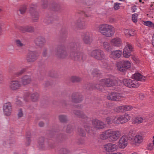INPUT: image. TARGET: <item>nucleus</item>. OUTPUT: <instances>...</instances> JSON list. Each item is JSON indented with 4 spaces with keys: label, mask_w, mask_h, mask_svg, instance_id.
<instances>
[{
    "label": "nucleus",
    "mask_w": 154,
    "mask_h": 154,
    "mask_svg": "<svg viewBox=\"0 0 154 154\" xmlns=\"http://www.w3.org/2000/svg\"><path fill=\"white\" fill-rule=\"evenodd\" d=\"M121 133L119 131H113L109 129L103 132L101 135V138L103 140L109 138L110 142L117 140L120 136Z\"/></svg>",
    "instance_id": "f257e3e1"
},
{
    "label": "nucleus",
    "mask_w": 154,
    "mask_h": 154,
    "mask_svg": "<svg viewBox=\"0 0 154 154\" xmlns=\"http://www.w3.org/2000/svg\"><path fill=\"white\" fill-rule=\"evenodd\" d=\"M100 32L106 37H110L114 34L112 26L110 25L102 24L99 27Z\"/></svg>",
    "instance_id": "f03ea898"
},
{
    "label": "nucleus",
    "mask_w": 154,
    "mask_h": 154,
    "mask_svg": "<svg viewBox=\"0 0 154 154\" xmlns=\"http://www.w3.org/2000/svg\"><path fill=\"white\" fill-rule=\"evenodd\" d=\"M69 56L73 60L80 62H83L86 58V55L83 52L79 51L70 52Z\"/></svg>",
    "instance_id": "7ed1b4c3"
},
{
    "label": "nucleus",
    "mask_w": 154,
    "mask_h": 154,
    "mask_svg": "<svg viewBox=\"0 0 154 154\" xmlns=\"http://www.w3.org/2000/svg\"><path fill=\"white\" fill-rule=\"evenodd\" d=\"M91 56L94 59L99 60L106 59V55L103 51L100 49H95L92 50L90 54Z\"/></svg>",
    "instance_id": "20e7f679"
},
{
    "label": "nucleus",
    "mask_w": 154,
    "mask_h": 154,
    "mask_svg": "<svg viewBox=\"0 0 154 154\" xmlns=\"http://www.w3.org/2000/svg\"><path fill=\"white\" fill-rule=\"evenodd\" d=\"M55 54L60 59H65L68 56V53L65 47L62 45L57 47Z\"/></svg>",
    "instance_id": "39448f33"
},
{
    "label": "nucleus",
    "mask_w": 154,
    "mask_h": 154,
    "mask_svg": "<svg viewBox=\"0 0 154 154\" xmlns=\"http://www.w3.org/2000/svg\"><path fill=\"white\" fill-rule=\"evenodd\" d=\"M131 63L128 61H123L118 62L116 64L117 69L121 72H124L129 68Z\"/></svg>",
    "instance_id": "423d86ee"
},
{
    "label": "nucleus",
    "mask_w": 154,
    "mask_h": 154,
    "mask_svg": "<svg viewBox=\"0 0 154 154\" xmlns=\"http://www.w3.org/2000/svg\"><path fill=\"white\" fill-rule=\"evenodd\" d=\"M49 137H54L56 140L59 142H61L64 141L65 139V135L62 134H58L56 132H50L49 134Z\"/></svg>",
    "instance_id": "0eeeda50"
},
{
    "label": "nucleus",
    "mask_w": 154,
    "mask_h": 154,
    "mask_svg": "<svg viewBox=\"0 0 154 154\" xmlns=\"http://www.w3.org/2000/svg\"><path fill=\"white\" fill-rule=\"evenodd\" d=\"M39 56V54L37 52L31 51L27 54L26 59L28 62H33L37 59Z\"/></svg>",
    "instance_id": "6e6552de"
},
{
    "label": "nucleus",
    "mask_w": 154,
    "mask_h": 154,
    "mask_svg": "<svg viewBox=\"0 0 154 154\" xmlns=\"http://www.w3.org/2000/svg\"><path fill=\"white\" fill-rule=\"evenodd\" d=\"M123 94L117 92H113L109 94L107 99L109 100L117 101H119L123 98Z\"/></svg>",
    "instance_id": "1a4fd4ad"
},
{
    "label": "nucleus",
    "mask_w": 154,
    "mask_h": 154,
    "mask_svg": "<svg viewBox=\"0 0 154 154\" xmlns=\"http://www.w3.org/2000/svg\"><path fill=\"white\" fill-rule=\"evenodd\" d=\"M36 6L35 5H31L30 7L29 12L30 14L32 20L36 22L38 19V13L36 11Z\"/></svg>",
    "instance_id": "9d476101"
},
{
    "label": "nucleus",
    "mask_w": 154,
    "mask_h": 154,
    "mask_svg": "<svg viewBox=\"0 0 154 154\" xmlns=\"http://www.w3.org/2000/svg\"><path fill=\"white\" fill-rule=\"evenodd\" d=\"M123 83L125 86L130 88H137L140 85L138 81L128 79H124Z\"/></svg>",
    "instance_id": "9b49d317"
},
{
    "label": "nucleus",
    "mask_w": 154,
    "mask_h": 154,
    "mask_svg": "<svg viewBox=\"0 0 154 154\" xmlns=\"http://www.w3.org/2000/svg\"><path fill=\"white\" fill-rule=\"evenodd\" d=\"M92 124L96 130L103 129L106 127V124L97 119H93L92 121Z\"/></svg>",
    "instance_id": "f8f14e48"
},
{
    "label": "nucleus",
    "mask_w": 154,
    "mask_h": 154,
    "mask_svg": "<svg viewBox=\"0 0 154 154\" xmlns=\"http://www.w3.org/2000/svg\"><path fill=\"white\" fill-rule=\"evenodd\" d=\"M83 99V97L82 95L78 92H74L71 96L72 102L75 103L81 102L82 101Z\"/></svg>",
    "instance_id": "ddd939ff"
},
{
    "label": "nucleus",
    "mask_w": 154,
    "mask_h": 154,
    "mask_svg": "<svg viewBox=\"0 0 154 154\" xmlns=\"http://www.w3.org/2000/svg\"><path fill=\"white\" fill-rule=\"evenodd\" d=\"M70 52L79 51L81 48L80 44L77 42H71L69 45Z\"/></svg>",
    "instance_id": "4468645a"
},
{
    "label": "nucleus",
    "mask_w": 154,
    "mask_h": 154,
    "mask_svg": "<svg viewBox=\"0 0 154 154\" xmlns=\"http://www.w3.org/2000/svg\"><path fill=\"white\" fill-rule=\"evenodd\" d=\"M133 51V48L132 45L128 44L123 50V54L124 57L126 58H129L131 55V52Z\"/></svg>",
    "instance_id": "2eb2a0df"
},
{
    "label": "nucleus",
    "mask_w": 154,
    "mask_h": 154,
    "mask_svg": "<svg viewBox=\"0 0 154 154\" xmlns=\"http://www.w3.org/2000/svg\"><path fill=\"white\" fill-rule=\"evenodd\" d=\"M20 31L22 33L26 32L32 33L34 32V28L31 26H21L19 27Z\"/></svg>",
    "instance_id": "dca6fc26"
},
{
    "label": "nucleus",
    "mask_w": 154,
    "mask_h": 154,
    "mask_svg": "<svg viewBox=\"0 0 154 154\" xmlns=\"http://www.w3.org/2000/svg\"><path fill=\"white\" fill-rule=\"evenodd\" d=\"M3 109L5 114L7 116L11 115L12 111V106L11 103L8 102L4 104Z\"/></svg>",
    "instance_id": "f3484780"
},
{
    "label": "nucleus",
    "mask_w": 154,
    "mask_h": 154,
    "mask_svg": "<svg viewBox=\"0 0 154 154\" xmlns=\"http://www.w3.org/2000/svg\"><path fill=\"white\" fill-rule=\"evenodd\" d=\"M73 113L78 117L85 119L86 122L88 119V117L85 114L84 112L79 110H74L72 111Z\"/></svg>",
    "instance_id": "a211bd4d"
},
{
    "label": "nucleus",
    "mask_w": 154,
    "mask_h": 154,
    "mask_svg": "<svg viewBox=\"0 0 154 154\" xmlns=\"http://www.w3.org/2000/svg\"><path fill=\"white\" fill-rule=\"evenodd\" d=\"M104 86L111 87L115 85L114 82L110 78H107L102 79Z\"/></svg>",
    "instance_id": "6ab92c4d"
},
{
    "label": "nucleus",
    "mask_w": 154,
    "mask_h": 154,
    "mask_svg": "<svg viewBox=\"0 0 154 154\" xmlns=\"http://www.w3.org/2000/svg\"><path fill=\"white\" fill-rule=\"evenodd\" d=\"M132 108V106H122L116 107L115 110L118 112H123L129 111Z\"/></svg>",
    "instance_id": "aec40b11"
},
{
    "label": "nucleus",
    "mask_w": 154,
    "mask_h": 154,
    "mask_svg": "<svg viewBox=\"0 0 154 154\" xmlns=\"http://www.w3.org/2000/svg\"><path fill=\"white\" fill-rule=\"evenodd\" d=\"M127 138L125 137L122 136L119 140L118 146L120 148L124 149L127 146Z\"/></svg>",
    "instance_id": "412c9836"
},
{
    "label": "nucleus",
    "mask_w": 154,
    "mask_h": 154,
    "mask_svg": "<svg viewBox=\"0 0 154 154\" xmlns=\"http://www.w3.org/2000/svg\"><path fill=\"white\" fill-rule=\"evenodd\" d=\"M21 84L17 81H12L10 84L9 87L12 90H16L20 88Z\"/></svg>",
    "instance_id": "4be33fe9"
},
{
    "label": "nucleus",
    "mask_w": 154,
    "mask_h": 154,
    "mask_svg": "<svg viewBox=\"0 0 154 154\" xmlns=\"http://www.w3.org/2000/svg\"><path fill=\"white\" fill-rule=\"evenodd\" d=\"M122 52L119 50L112 51L111 52V57L115 60L117 59L121 56Z\"/></svg>",
    "instance_id": "5701e85b"
},
{
    "label": "nucleus",
    "mask_w": 154,
    "mask_h": 154,
    "mask_svg": "<svg viewBox=\"0 0 154 154\" xmlns=\"http://www.w3.org/2000/svg\"><path fill=\"white\" fill-rule=\"evenodd\" d=\"M117 148V146L112 143H108L105 145L104 146V149L107 151H113L116 150Z\"/></svg>",
    "instance_id": "b1692460"
},
{
    "label": "nucleus",
    "mask_w": 154,
    "mask_h": 154,
    "mask_svg": "<svg viewBox=\"0 0 154 154\" xmlns=\"http://www.w3.org/2000/svg\"><path fill=\"white\" fill-rule=\"evenodd\" d=\"M45 42V38L42 36L38 37L35 41V45L39 47H42L44 45Z\"/></svg>",
    "instance_id": "393cba45"
},
{
    "label": "nucleus",
    "mask_w": 154,
    "mask_h": 154,
    "mask_svg": "<svg viewBox=\"0 0 154 154\" xmlns=\"http://www.w3.org/2000/svg\"><path fill=\"white\" fill-rule=\"evenodd\" d=\"M76 25L78 27L81 29L85 28L86 26L85 20L83 18L79 19L76 22Z\"/></svg>",
    "instance_id": "a878e982"
},
{
    "label": "nucleus",
    "mask_w": 154,
    "mask_h": 154,
    "mask_svg": "<svg viewBox=\"0 0 154 154\" xmlns=\"http://www.w3.org/2000/svg\"><path fill=\"white\" fill-rule=\"evenodd\" d=\"M45 138L43 137H41L39 138L38 140V143L39 147L42 149L45 150L48 147L46 144L47 143L45 142Z\"/></svg>",
    "instance_id": "bb28decb"
},
{
    "label": "nucleus",
    "mask_w": 154,
    "mask_h": 154,
    "mask_svg": "<svg viewBox=\"0 0 154 154\" xmlns=\"http://www.w3.org/2000/svg\"><path fill=\"white\" fill-rule=\"evenodd\" d=\"M21 82L23 85H26L29 84L31 82V77L28 75H25L21 78Z\"/></svg>",
    "instance_id": "cd10ccee"
},
{
    "label": "nucleus",
    "mask_w": 154,
    "mask_h": 154,
    "mask_svg": "<svg viewBox=\"0 0 154 154\" xmlns=\"http://www.w3.org/2000/svg\"><path fill=\"white\" fill-rule=\"evenodd\" d=\"M120 124L125 123L127 122L130 119V117L127 114H125L124 115L120 116H119Z\"/></svg>",
    "instance_id": "c85d7f7f"
},
{
    "label": "nucleus",
    "mask_w": 154,
    "mask_h": 154,
    "mask_svg": "<svg viewBox=\"0 0 154 154\" xmlns=\"http://www.w3.org/2000/svg\"><path fill=\"white\" fill-rule=\"evenodd\" d=\"M132 78L137 81H143L145 80V77L143 76L140 73H136L132 76Z\"/></svg>",
    "instance_id": "c756f323"
},
{
    "label": "nucleus",
    "mask_w": 154,
    "mask_h": 154,
    "mask_svg": "<svg viewBox=\"0 0 154 154\" xmlns=\"http://www.w3.org/2000/svg\"><path fill=\"white\" fill-rule=\"evenodd\" d=\"M84 42L87 44L90 45L92 41V35L90 34H86L83 38Z\"/></svg>",
    "instance_id": "7c9ffc66"
},
{
    "label": "nucleus",
    "mask_w": 154,
    "mask_h": 154,
    "mask_svg": "<svg viewBox=\"0 0 154 154\" xmlns=\"http://www.w3.org/2000/svg\"><path fill=\"white\" fill-rule=\"evenodd\" d=\"M103 47L107 51L111 52L113 49V46L108 42H104L103 44Z\"/></svg>",
    "instance_id": "2f4dec72"
},
{
    "label": "nucleus",
    "mask_w": 154,
    "mask_h": 154,
    "mask_svg": "<svg viewBox=\"0 0 154 154\" xmlns=\"http://www.w3.org/2000/svg\"><path fill=\"white\" fill-rule=\"evenodd\" d=\"M111 42L115 46L120 47L121 45V41L119 38H114L111 40Z\"/></svg>",
    "instance_id": "473e14b6"
},
{
    "label": "nucleus",
    "mask_w": 154,
    "mask_h": 154,
    "mask_svg": "<svg viewBox=\"0 0 154 154\" xmlns=\"http://www.w3.org/2000/svg\"><path fill=\"white\" fill-rule=\"evenodd\" d=\"M82 80V78L79 76L73 75L70 77V81L73 83L80 82Z\"/></svg>",
    "instance_id": "72a5a7b5"
},
{
    "label": "nucleus",
    "mask_w": 154,
    "mask_h": 154,
    "mask_svg": "<svg viewBox=\"0 0 154 154\" xmlns=\"http://www.w3.org/2000/svg\"><path fill=\"white\" fill-rule=\"evenodd\" d=\"M133 140L134 142L140 143L142 142L143 138L141 135H137L134 137Z\"/></svg>",
    "instance_id": "f704fd0d"
},
{
    "label": "nucleus",
    "mask_w": 154,
    "mask_h": 154,
    "mask_svg": "<svg viewBox=\"0 0 154 154\" xmlns=\"http://www.w3.org/2000/svg\"><path fill=\"white\" fill-rule=\"evenodd\" d=\"M59 119L60 121L62 123H66L68 121V118L66 115H61L58 116Z\"/></svg>",
    "instance_id": "c9c22d12"
},
{
    "label": "nucleus",
    "mask_w": 154,
    "mask_h": 154,
    "mask_svg": "<svg viewBox=\"0 0 154 154\" xmlns=\"http://www.w3.org/2000/svg\"><path fill=\"white\" fill-rule=\"evenodd\" d=\"M17 67L15 64H12L9 65L8 69V71L10 73H12L13 72L16 70Z\"/></svg>",
    "instance_id": "e433bc0d"
},
{
    "label": "nucleus",
    "mask_w": 154,
    "mask_h": 154,
    "mask_svg": "<svg viewBox=\"0 0 154 154\" xmlns=\"http://www.w3.org/2000/svg\"><path fill=\"white\" fill-rule=\"evenodd\" d=\"M26 68H23L20 71L15 72L14 74V76L18 77L22 75L23 73L26 72Z\"/></svg>",
    "instance_id": "4c0bfd02"
},
{
    "label": "nucleus",
    "mask_w": 154,
    "mask_h": 154,
    "mask_svg": "<svg viewBox=\"0 0 154 154\" xmlns=\"http://www.w3.org/2000/svg\"><path fill=\"white\" fill-rule=\"evenodd\" d=\"M102 80H100L97 84L94 85V88L99 90H101L104 86Z\"/></svg>",
    "instance_id": "58836bf2"
},
{
    "label": "nucleus",
    "mask_w": 154,
    "mask_h": 154,
    "mask_svg": "<svg viewBox=\"0 0 154 154\" xmlns=\"http://www.w3.org/2000/svg\"><path fill=\"white\" fill-rule=\"evenodd\" d=\"M30 97L32 101L35 102L38 100L39 97V95L38 93H35L31 95Z\"/></svg>",
    "instance_id": "ea45409f"
},
{
    "label": "nucleus",
    "mask_w": 154,
    "mask_h": 154,
    "mask_svg": "<svg viewBox=\"0 0 154 154\" xmlns=\"http://www.w3.org/2000/svg\"><path fill=\"white\" fill-rule=\"evenodd\" d=\"M59 154H70V151L68 149L65 148H62L59 150Z\"/></svg>",
    "instance_id": "a19ab883"
},
{
    "label": "nucleus",
    "mask_w": 154,
    "mask_h": 154,
    "mask_svg": "<svg viewBox=\"0 0 154 154\" xmlns=\"http://www.w3.org/2000/svg\"><path fill=\"white\" fill-rule=\"evenodd\" d=\"M134 131L133 130H130L129 132L128 133L127 137L128 138L129 140H132L134 137Z\"/></svg>",
    "instance_id": "79ce46f5"
},
{
    "label": "nucleus",
    "mask_w": 154,
    "mask_h": 154,
    "mask_svg": "<svg viewBox=\"0 0 154 154\" xmlns=\"http://www.w3.org/2000/svg\"><path fill=\"white\" fill-rule=\"evenodd\" d=\"M95 2V0H83V3L84 5L90 6L94 4Z\"/></svg>",
    "instance_id": "37998d69"
},
{
    "label": "nucleus",
    "mask_w": 154,
    "mask_h": 154,
    "mask_svg": "<svg viewBox=\"0 0 154 154\" xmlns=\"http://www.w3.org/2000/svg\"><path fill=\"white\" fill-rule=\"evenodd\" d=\"M100 71L97 69H94L92 71L91 74L94 77H99L101 75Z\"/></svg>",
    "instance_id": "c03bdc74"
},
{
    "label": "nucleus",
    "mask_w": 154,
    "mask_h": 154,
    "mask_svg": "<svg viewBox=\"0 0 154 154\" xmlns=\"http://www.w3.org/2000/svg\"><path fill=\"white\" fill-rule=\"evenodd\" d=\"M78 132L79 135L83 137H85L86 134L85 131L82 128L79 127L78 128Z\"/></svg>",
    "instance_id": "a18cd8bd"
},
{
    "label": "nucleus",
    "mask_w": 154,
    "mask_h": 154,
    "mask_svg": "<svg viewBox=\"0 0 154 154\" xmlns=\"http://www.w3.org/2000/svg\"><path fill=\"white\" fill-rule=\"evenodd\" d=\"M52 8L51 9L54 11H60L61 9L60 5L57 4H53L52 5Z\"/></svg>",
    "instance_id": "49530a36"
},
{
    "label": "nucleus",
    "mask_w": 154,
    "mask_h": 154,
    "mask_svg": "<svg viewBox=\"0 0 154 154\" xmlns=\"http://www.w3.org/2000/svg\"><path fill=\"white\" fill-rule=\"evenodd\" d=\"M74 126L72 125H69L67 126L66 129V131L67 133H70L74 129Z\"/></svg>",
    "instance_id": "de8ad7c7"
},
{
    "label": "nucleus",
    "mask_w": 154,
    "mask_h": 154,
    "mask_svg": "<svg viewBox=\"0 0 154 154\" xmlns=\"http://www.w3.org/2000/svg\"><path fill=\"white\" fill-rule=\"evenodd\" d=\"M83 88L84 89L88 90H91L93 88L92 85L91 84L85 85L83 86Z\"/></svg>",
    "instance_id": "09e8293b"
},
{
    "label": "nucleus",
    "mask_w": 154,
    "mask_h": 154,
    "mask_svg": "<svg viewBox=\"0 0 154 154\" xmlns=\"http://www.w3.org/2000/svg\"><path fill=\"white\" fill-rule=\"evenodd\" d=\"M54 19V17H47L46 18L45 20H44V22L48 24H50L52 22V21Z\"/></svg>",
    "instance_id": "8fccbe9b"
},
{
    "label": "nucleus",
    "mask_w": 154,
    "mask_h": 154,
    "mask_svg": "<svg viewBox=\"0 0 154 154\" xmlns=\"http://www.w3.org/2000/svg\"><path fill=\"white\" fill-rule=\"evenodd\" d=\"M42 7L44 9L46 8L48 6L47 0H42Z\"/></svg>",
    "instance_id": "3c124183"
},
{
    "label": "nucleus",
    "mask_w": 154,
    "mask_h": 154,
    "mask_svg": "<svg viewBox=\"0 0 154 154\" xmlns=\"http://www.w3.org/2000/svg\"><path fill=\"white\" fill-rule=\"evenodd\" d=\"M15 43L17 46L19 48L22 47L25 45L23 44L19 39L16 40Z\"/></svg>",
    "instance_id": "603ef678"
},
{
    "label": "nucleus",
    "mask_w": 154,
    "mask_h": 154,
    "mask_svg": "<svg viewBox=\"0 0 154 154\" xmlns=\"http://www.w3.org/2000/svg\"><path fill=\"white\" fill-rule=\"evenodd\" d=\"M112 123L117 124H120L119 117H114L112 118Z\"/></svg>",
    "instance_id": "864d4df0"
},
{
    "label": "nucleus",
    "mask_w": 154,
    "mask_h": 154,
    "mask_svg": "<svg viewBox=\"0 0 154 154\" xmlns=\"http://www.w3.org/2000/svg\"><path fill=\"white\" fill-rule=\"evenodd\" d=\"M143 24L149 27H153V23L150 21H146L144 22Z\"/></svg>",
    "instance_id": "5fc2aeb1"
},
{
    "label": "nucleus",
    "mask_w": 154,
    "mask_h": 154,
    "mask_svg": "<svg viewBox=\"0 0 154 154\" xmlns=\"http://www.w3.org/2000/svg\"><path fill=\"white\" fill-rule=\"evenodd\" d=\"M26 6H23L20 8L19 11H20V14H24L26 10Z\"/></svg>",
    "instance_id": "6e6d98bb"
},
{
    "label": "nucleus",
    "mask_w": 154,
    "mask_h": 154,
    "mask_svg": "<svg viewBox=\"0 0 154 154\" xmlns=\"http://www.w3.org/2000/svg\"><path fill=\"white\" fill-rule=\"evenodd\" d=\"M112 119V118L108 117L106 118L105 122L108 125H110L113 123Z\"/></svg>",
    "instance_id": "4d7b16f0"
},
{
    "label": "nucleus",
    "mask_w": 154,
    "mask_h": 154,
    "mask_svg": "<svg viewBox=\"0 0 154 154\" xmlns=\"http://www.w3.org/2000/svg\"><path fill=\"white\" fill-rule=\"evenodd\" d=\"M138 16V15L137 14H132V20L133 22L135 23L137 21V17Z\"/></svg>",
    "instance_id": "13d9d810"
},
{
    "label": "nucleus",
    "mask_w": 154,
    "mask_h": 154,
    "mask_svg": "<svg viewBox=\"0 0 154 154\" xmlns=\"http://www.w3.org/2000/svg\"><path fill=\"white\" fill-rule=\"evenodd\" d=\"M85 140L84 138H79L77 140V143L79 144H83L85 143Z\"/></svg>",
    "instance_id": "bf43d9fd"
},
{
    "label": "nucleus",
    "mask_w": 154,
    "mask_h": 154,
    "mask_svg": "<svg viewBox=\"0 0 154 154\" xmlns=\"http://www.w3.org/2000/svg\"><path fill=\"white\" fill-rule=\"evenodd\" d=\"M143 119L141 117H138L136 118L135 120V123L137 124H139L141 123L143 121Z\"/></svg>",
    "instance_id": "052dcab7"
},
{
    "label": "nucleus",
    "mask_w": 154,
    "mask_h": 154,
    "mask_svg": "<svg viewBox=\"0 0 154 154\" xmlns=\"http://www.w3.org/2000/svg\"><path fill=\"white\" fill-rule=\"evenodd\" d=\"M30 94L29 93L27 92L24 94V99L26 101H28V98L29 97Z\"/></svg>",
    "instance_id": "680f3d73"
},
{
    "label": "nucleus",
    "mask_w": 154,
    "mask_h": 154,
    "mask_svg": "<svg viewBox=\"0 0 154 154\" xmlns=\"http://www.w3.org/2000/svg\"><path fill=\"white\" fill-rule=\"evenodd\" d=\"M120 5V3L117 2L114 4V8L115 10H116L119 9Z\"/></svg>",
    "instance_id": "e2e57ef3"
},
{
    "label": "nucleus",
    "mask_w": 154,
    "mask_h": 154,
    "mask_svg": "<svg viewBox=\"0 0 154 154\" xmlns=\"http://www.w3.org/2000/svg\"><path fill=\"white\" fill-rule=\"evenodd\" d=\"M31 140L30 139V137H26V142L25 144L26 146H29Z\"/></svg>",
    "instance_id": "0e129e2a"
},
{
    "label": "nucleus",
    "mask_w": 154,
    "mask_h": 154,
    "mask_svg": "<svg viewBox=\"0 0 154 154\" xmlns=\"http://www.w3.org/2000/svg\"><path fill=\"white\" fill-rule=\"evenodd\" d=\"M67 35V32L66 31L62 32L60 34V36L62 38H65Z\"/></svg>",
    "instance_id": "69168bd1"
},
{
    "label": "nucleus",
    "mask_w": 154,
    "mask_h": 154,
    "mask_svg": "<svg viewBox=\"0 0 154 154\" xmlns=\"http://www.w3.org/2000/svg\"><path fill=\"white\" fill-rule=\"evenodd\" d=\"M47 54V49L46 48H44L43 50L42 55L43 57H45Z\"/></svg>",
    "instance_id": "338daca9"
},
{
    "label": "nucleus",
    "mask_w": 154,
    "mask_h": 154,
    "mask_svg": "<svg viewBox=\"0 0 154 154\" xmlns=\"http://www.w3.org/2000/svg\"><path fill=\"white\" fill-rule=\"evenodd\" d=\"M154 146V145L152 143H149L148 145V149L150 150H152Z\"/></svg>",
    "instance_id": "774afa93"
}]
</instances>
